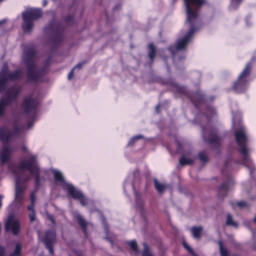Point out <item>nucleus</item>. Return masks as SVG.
<instances>
[{
  "label": "nucleus",
  "instance_id": "nucleus-19",
  "mask_svg": "<svg viewBox=\"0 0 256 256\" xmlns=\"http://www.w3.org/2000/svg\"><path fill=\"white\" fill-rule=\"evenodd\" d=\"M226 224L228 226H232L235 228L238 226V224L236 222L233 221L232 217L230 214L227 215Z\"/></svg>",
  "mask_w": 256,
  "mask_h": 256
},
{
  "label": "nucleus",
  "instance_id": "nucleus-18",
  "mask_svg": "<svg viewBox=\"0 0 256 256\" xmlns=\"http://www.w3.org/2000/svg\"><path fill=\"white\" fill-rule=\"evenodd\" d=\"M218 244L219 246L220 252L221 256H228L229 255V251L225 247L222 242L221 241H219L218 242Z\"/></svg>",
  "mask_w": 256,
  "mask_h": 256
},
{
  "label": "nucleus",
  "instance_id": "nucleus-28",
  "mask_svg": "<svg viewBox=\"0 0 256 256\" xmlns=\"http://www.w3.org/2000/svg\"><path fill=\"white\" fill-rule=\"evenodd\" d=\"M20 246L19 244H17L16 247L14 252L10 256H19L20 254Z\"/></svg>",
  "mask_w": 256,
  "mask_h": 256
},
{
  "label": "nucleus",
  "instance_id": "nucleus-17",
  "mask_svg": "<svg viewBox=\"0 0 256 256\" xmlns=\"http://www.w3.org/2000/svg\"><path fill=\"white\" fill-rule=\"evenodd\" d=\"M154 186L158 193L162 194L166 188V186L160 182L156 179L154 180Z\"/></svg>",
  "mask_w": 256,
  "mask_h": 256
},
{
  "label": "nucleus",
  "instance_id": "nucleus-44",
  "mask_svg": "<svg viewBox=\"0 0 256 256\" xmlns=\"http://www.w3.org/2000/svg\"><path fill=\"white\" fill-rule=\"evenodd\" d=\"M2 0H0V1H1Z\"/></svg>",
  "mask_w": 256,
  "mask_h": 256
},
{
  "label": "nucleus",
  "instance_id": "nucleus-25",
  "mask_svg": "<svg viewBox=\"0 0 256 256\" xmlns=\"http://www.w3.org/2000/svg\"><path fill=\"white\" fill-rule=\"evenodd\" d=\"M242 0H231L230 8L235 9L238 8Z\"/></svg>",
  "mask_w": 256,
  "mask_h": 256
},
{
  "label": "nucleus",
  "instance_id": "nucleus-38",
  "mask_svg": "<svg viewBox=\"0 0 256 256\" xmlns=\"http://www.w3.org/2000/svg\"><path fill=\"white\" fill-rule=\"evenodd\" d=\"M170 50L173 54L174 53V51L172 50V48H170Z\"/></svg>",
  "mask_w": 256,
  "mask_h": 256
},
{
  "label": "nucleus",
  "instance_id": "nucleus-30",
  "mask_svg": "<svg viewBox=\"0 0 256 256\" xmlns=\"http://www.w3.org/2000/svg\"><path fill=\"white\" fill-rule=\"evenodd\" d=\"M238 206L240 208H243L248 206V204L245 202H240L237 203Z\"/></svg>",
  "mask_w": 256,
  "mask_h": 256
},
{
  "label": "nucleus",
  "instance_id": "nucleus-27",
  "mask_svg": "<svg viewBox=\"0 0 256 256\" xmlns=\"http://www.w3.org/2000/svg\"><path fill=\"white\" fill-rule=\"evenodd\" d=\"M142 138V135H138L132 138L129 141L128 143V145L131 146L132 145L135 141L138 140Z\"/></svg>",
  "mask_w": 256,
  "mask_h": 256
},
{
  "label": "nucleus",
  "instance_id": "nucleus-31",
  "mask_svg": "<svg viewBox=\"0 0 256 256\" xmlns=\"http://www.w3.org/2000/svg\"><path fill=\"white\" fill-rule=\"evenodd\" d=\"M199 158L201 161L206 162L207 160V156L204 153H200L198 155Z\"/></svg>",
  "mask_w": 256,
  "mask_h": 256
},
{
  "label": "nucleus",
  "instance_id": "nucleus-12",
  "mask_svg": "<svg viewBox=\"0 0 256 256\" xmlns=\"http://www.w3.org/2000/svg\"><path fill=\"white\" fill-rule=\"evenodd\" d=\"M46 248L48 249L50 253L52 254L53 250L52 245L55 240V232L54 230H50L46 232L44 238H42Z\"/></svg>",
  "mask_w": 256,
  "mask_h": 256
},
{
  "label": "nucleus",
  "instance_id": "nucleus-16",
  "mask_svg": "<svg viewBox=\"0 0 256 256\" xmlns=\"http://www.w3.org/2000/svg\"><path fill=\"white\" fill-rule=\"evenodd\" d=\"M202 230V226L193 227L191 229V232L192 236L195 238H200V234Z\"/></svg>",
  "mask_w": 256,
  "mask_h": 256
},
{
  "label": "nucleus",
  "instance_id": "nucleus-21",
  "mask_svg": "<svg viewBox=\"0 0 256 256\" xmlns=\"http://www.w3.org/2000/svg\"><path fill=\"white\" fill-rule=\"evenodd\" d=\"M148 48H149V54H148L149 58L152 60L154 58V56H155V54H156L155 48H154V45L151 44H150L148 45Z\"/></svg>",
  "mask_w": 256,
  "mask_h": 256
},
{
  "label": "nucleus",
  "instance_id": "nucleus-20",
  "mask_svg": "<svg viewBox=\"0 0 256 256\" xmlns=\"http://www.w3.org/2000/svg\"><path fill=\"white\" fill-rule=\"evenodd\" d=\"M126 188H130L131 190H133L134 188L133 184L131 178H127L126 180L124 182V190H126Z\"/></svg>",
  "mask_w": 256,
  "mask_h": 256
},
{
  "label": "nucleus",
  "instance_id": "nucleus-32",
  "mask_svg": "<svg viewBox=\"0 0 256 256\" xmlns=\"http://www.w3.org/2000/svg\"><path fill=\"white\" fill-rule=\"evenodd\" d=\"M240 114H238V116H234L233 117V124H234V126L236 127V124L237 121H238V120L240 119Z\"/></svg>",
  "mask_w": 256,
  "mask_h": 256
},
{
  "label": "nucleus",
  "instance_id": "nucleus-36",
  "mask_svg": "<svg viewBox=\"0 0 256 256\" xmlns=\"http://www.w3.org/2000/svg\"><path fill=\"white\" fill-rule=\"evenodd\" d=\"M228 185L226 184H224L222 186V188L223 189H226L228 187Z\"/></svg>",
  "mask_w": 256,
  "mask_h": 256
},
{
  "label": "nucleus",
  "instance_id": "nucleus-37",
  "mask_svg": "<svg viewBox=\"0 0 256 256\" xmlns=\"http://www.w3.org/2000/svg\"><path fill=\"white\" fill-rule=\"evenodd\" d=\"M46 4H47L46 1L45 0H43V5H44V6H46Z\"/></svg>",
  "mask_w": 256,
  "mask_h": 256
},
{
  "label": "nucleus",
  "instance_id": "nucleus-4",
  "mask_svg": "<svg viewBox=\"0 0 256 256\" xmlns=\"http://www.w3.org/2000/svg\"><path fill=\"white\" fill-rule=\"evenodd\" d=\"M22 130L23 128L17 123L12 124L11 131L6 125L0 127V141L6 144L0 150V160L2 164L8 162L10 158L12 150L7 143L11 139L18 136Z\"/></svg>",
  "mask_w": 256,
  "mask_h": 256
},
{
  "label": "nucleus",
  "instance_id": "nucleus-1",
  "mask_svg": "<svg viewBox=\"0 0 256 256\" xmlns=\"http://www.w3.org/2000/svg\"><path fill=\"white\" fill-rule=\"evenodd\" d=\"M36 158V154H30L26 158L20 160L18 166L10 168L16 177L14 202L16 206H20L23 200V188L20 184L21 180H28L32 176H34L36 178V184H39L40 170L37 164Z\"/></svg>",
  "mask_w": 256,
  "mask_h": 256
},
{
  "label": "nucleus",
  "instance_id": "nucleus-9",
  "mask_svg": "<svg viewBox=\"0 0 256 256\" xmlns=\"http://www.w3.org/2000/svg\"><path fill=\"white\" fill-rule=\"evenodd\" d=\"M250 66L247 64L245 68L239 76L237 82L234 84V88L238 92H242L247 88L248 82L246 78L250 74Z\"/></svg>",
  "mask_w": 256,
  "mask_h": 256
},
{
  "label": "nucleus",
  "instance_id": "nucleus-26",
  "mask_svg": "<svg viewBox=\"0 0 256 256\" xmlns=\"http://www.w3.org/2000/svg\"><path fill=\"white\" fill-rule=\"evenodd\" d=\"M128 244L131 248L133 250V251L136 253H138V247L136 242L134 240L130 241L128 242Z\"/></svg>",
  "mask_w": 256,
  "mask_h": 256
},
{
  "label": "nucleus",
  "instance_id": "nucleus-5",
  "mask_svg": "<svg viewBox=\"0 0 256 256\" xmlns=\"http://www.w3.org/2000/svg\"><path fill=\"white\" fill-rule=\"evenodd\" d=\"M234 136L239 146V150L242 154V163L246 166L253 168V164L249 157L250 150L246 145L247 141L246 134L245 128L242 124H240L238 129L235 132Z\"/></svg>",
  "mask_w": 256,
  "mask_h": 256
},
{
  "label": "nucleus",
  "instance_id": "nucleus-13",
  "mask_svg": "<svg viewBox=\"0 0 256 256\" xmlns=\"http://www.w3.org/2000/svg\"><path fill=\"white\" fill-rule=\"evenodd\" d=\"M36 201V198L34 195V192H32L30 194V204L28 207L29 210L28 216L30 222H34L35 219V212L34 210V204Z\"/></svg>",
  "mask_w": 256,
  "mask_h": 256
},
{
  "label": "nucleus",
  "instance_id": "nucleus-35",
  "mask_svg": "<svg viewBox=\"0 0 256 256\" xmlns=\"http://www.w3.org/2000/svg\"><path fill=\"white\" fill-rule=\"evenodd\" d=\"M57 26H58V24L56 23H54L53 24V25L52 26V28L54 30V29H55V28H57Z\"/></svg>",
  "mask_w": 256,
  "mask_h": 256
},
{
  "label": "nucleus",
  "instance_id": "nucleus-41",
  "mask_svg": "<svg viewBox=\"0 0 256 256\" xmlns=\"http://www.w3.org/2000/svg\"><path fill=\"white\" fill-rule=\"evenodd\" d=\"M254 222L256 223V217L254 218Z\"/></svg>",
  "mask_w": 256,
  "mask_h": 256
},
{
  "label": "nucleus",
  "instance_id": "nucleus-29",
  "mask_svg": "<svg viewBox=\"0 0 256 256\" xmlns=\"http://www.w3.org/2000/svg\"><path fill=\"white\" fill-rule=\"evenodd\" d=\"M183 246L193 256H198L194 253L192 250L185 242H183Z\"/></svg>",
  "mask_w": 256,
  "mask_h": 256
},
{
  "label": "nucleus",
  "instance_id": "nucleus-11",
  "mask_svg": "<svg viewBox=\"0 0 256 256\" xmlns=\"http://www.w3.org/2000/svg\"><path fill=\"white\" fill-rule=\"evenodd\" d=\"M6 229L7 231H11L14 234H17L19 232L20 230L19 222L13 216L8 217L6 223Z\"/></svg>",
  "mask_w": 256,
  "mask_h": 256
},
{
  "label": "nucleus",
  "instance_id": "nucleus-8",
  "mask_svg": "<svg viewBox=\"0 0 256 256\" xmlns=\"http://www.w3.org/2000/svg\"><path fill=\"white\" fill-rule=\"evenodd\" d=\"M34 54L32 51L24 52L23 60L28 70V76L30 80L35 81L38 78V74L34 69Z\"/></svg>",
  "mask_w": 256,
  "mask_h": 256
},
{
  "label": "nucleus",
  "instance_id": "nucleus-2",
  "mask_svg": "<svg viewBox=\"0 0 256 256\" xmlns=\"http://www.w3.org/2000/svg\"><path fill=\"white\" fill-rule=\"evenodd\" d=\"M184 0L187 16L186 24L190 26V30L182 38L177 41L175 48L176 50H184L190 42L194 32L196 30L194 28L199 23V10L200 7L206 2V0Z\"/></svg>",
  "mask_w": 256,
  "mask_h": 256
},
{
  "label": "nucleus",
  "instance_id": "nucleus-3",
  "mask_svg": "<svg viewBox=\"0 0 256 256\" xmlns=\"http://www.w3.org/2000/svg\"><path fill=\"white\" fill-rule=\"evenodd\" d=\"M20 71L14 72H10L6 64H4L0 72V92L5 94L8 100L2 99L0 100V118L2 117L6 112V108L9 101L15 98L18 92L17 87L12 88H8V84L10 80H14L20 78Z\"/></svg>",
  "mask_w": 256,
  "mask_h": 256
},
{
  "label": "nucleus",
  "instance_id": "nucleus-15",
  "mask_svg": "<svg viewBox=\"0 0 256 256\" xmlns=\"http://www.w3.org/2000/svg\"><path fill=\"white\" fill-rule=\"evenodd\" d=\"M75 216L78 224L83 228L84 232L86 234V228L88 226L90 225V224L86 222L82 216L78 212L76 214Z\"/></svg>",
  "mask_w": 256,
  "mask_h": 256
},
{
  "label": "nucleus",
  "instance_id": "nucleus-39",
  "mask_svg": "<svg viewBox=\"0 0 256 256\" xmlns=\"http://www.w3.org/2000/svg\"><path fill=\"white\" fill-rule=\"evenodd\" d=\"M233 184V181L232 180H231L230 182V184Z\"/></svg>",
  "mask_w": 256,
  "mask_h": 256
},
{
  "label": "nucleus",
  "instance_id": "nucleus-10",
  "mask_svg": "<svg viewBox=\"0 0 256 256\" xmlns=\"http://www.w3.org/2000/svg\"><path fill=\"white\" fill-rule=\"evenodd\" d=\"M38 104V101L36 96H28L24 98L22 104V108L28 112L31 110H34Z\"/></svg>",
  "mask_w": 256,
  "mask_h": 256
},
{
  "label": "nucleus",
  "instance_id": "nucleus-40",
  "mask_svg": "<svg viewBox=\"0 0 256 256\" xmlns=\"http://www.w3.org/2000/svg\"><path fill=\"white\" fill-rule=\"evenodd\" d=\"M158 106H156V110L157 112H158Z\"/></svg>",
  "mask_w": 256,
  "mask_h": 256
},
{
  "label": "nucleus",
  "instance_id": "nucleus-34",
  "mask_svg": "<svg viewBox=\"0 0 256 256\" xmlns=\"http://www.w3.org/2000/svg\"><path fill=\"white\" fill-rule=\"evenodd\" d=\"M48 219L52 222H54V218H52V216H50V215H48Z\"/></svg>",
  "mask_w": 256,
  "mask_h": 256
},
{
  "label": "nucleus",
  "instance_id": "nucleus-33",
  "mask_svg": "<svg viewBox=\"0 0 256 256\" xmlns=\"http://www.w3.org/2000/svg\"><path fill=\"white\" fill-rule=\"evenodd\" d=\"M4 249L0 247V256H4Z\"/></svg>",
  "mask_w": 256,
  "mask_h": 256
},
{
  "label": "nucleus",
  "instance_id": "nucleus-14",
  "mask_svg": "<svg viewBox=\"0 0 256 256\" xmlns=\"http://www.w3.org/2000/svg\"><path fill=\"white\" fill-rule=\"evenodd\" d=\"M195 160L194 155L191 152H188L184 154L180 160V164L182 166L190 164L194 162Z\"/></svg>",
  "mask_w": 256,
  "mask_h": 256
},
{
  "label": "nucleus",
  "instance_id": "nucleus-7",
  "mask_svg": "<svg viewBox=\"0 0 256 256\" xmlns=\"http://www.w3.org/2000/svg\"><path fill=\"white\" fill-rule=\"evenodd\" d=\"M42 16V12L38 9L28 8L22 13L24 22L22 28L25 32H29L32 28L33 21Z\"/></svg>",
  "mask_w": 256,
  "mask_h": 256
},
{
  "label": "nucleus",
  "instance_id": "nucleus-42",
  "mask_svg": "<svg viewBox=\"0 0 256 256\" xmlns=\"http://www.w3.org/2000/svg\"><path fill=\"white\" fill-rule=\"evenodd\" d=\"M38 234L39 237L40 238V232H38Z\"/></svg>",
  "mask_w": 256,
  "mask_h": 256
},
{
  "label": "nucleus",
  "instance_id": "nucleus-22",
  "mask_svg": "<svg viewBox=\"0 0 256 256\" xmlns=\"http://www.w3.org/2000/svg\"><path fill=\"white\" fill-rule=\"evenodd\" d=\"M144 250L142 253V256H154L146 244H144Z\"/></svg>",
  "mask_w": 256,
  "mask_h": 256
},
{
  "label": "nucleus",
  "instance_id": "nucleus-43",
  "mask_svg": "<svg viewBox=\"0 0 256 256\" xmlns=\"http://www.w3.org/2000/svg\"><path fill=\"white\" fill-rule=\"evenodd\" d=\"M2 22H0V24H2Z\"/></svg>",
  "mask_w": 256,
  "mask_h": 256
},
{
  "label": "nucleus",
  "instance_id": "nucleus-23",
  "mask_svg": "<svg viewBox=\"0 0 256 256\" xmlns=\"http://www.w3.org/2000/svg\"><path fill=\"white\" fill-rule=\"evenodd\" d=\"M82 64H77L76 66H75L70 72V73L68 74V80H70L72 79L73 76H74V71L75 69H80L82 67Z\"/></svg>",
  "mask_w": 256,
  "mask_h": 256
},
{
  "label": "nucleus",
  "instance_id": "nucleus-6",
  "mask_svg": "<svg viewBox=\"0 0 256 256\" xmlns=\"http://www.w3.org/2000/svg\"><path fill=\"white\" fill-rule=\"evenodd\" d=\"M53 173L55 180L62 183L63 188L67 190L68 194L74 198L78 200L82 206H86L88 204V200L80 190L76 188L72 184L64 182L63 176L60 172L54 170Z\"/></svg>",
  "mask_w": 256,
  "mask_h": 256
},
{
  "label": "nucleus",
  "instance_id": "nucleus-24",
  "mask_svg": "<svg viewBox=\"0 0 256 256\" xmlns=\"http://www.w3.org/2000/svg\"><path fill=\"white\" fill-rule=\"evenodd\" d=\"M208 141L210 143L216 142L218 141V137L215 132H212L210 134V138Z\"/></svg>",
  "mask_w": 256,
  "mask_h": 256
}]
</instances>
